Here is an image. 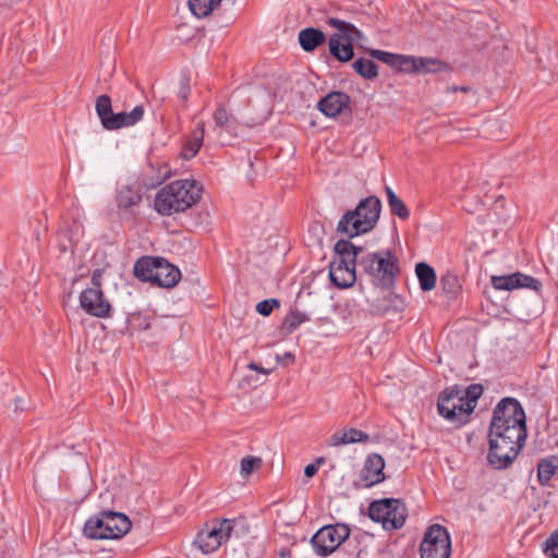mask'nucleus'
Segmentation results:
<instances>
[{"mask_svg": "<svg viewBox=\"0 0 558 558\" xmlns=\"http://www.w3.org/2000/svg\"><path fill=\"white\" fill-rule=\"evenodd\" d=\"M352 68L363 78L374 80L378 76V66L374 61L369 59L357 58L352 63Z\"/></svg>", "mask_w": 558, "mask_h": 558, "instance_id": "nucleus-29", "label": "nucleus"}, {"mask_svg": "<svg viewBox=\"0 0 558 558\" xmlns=\"http://www.w3.org/2000/svg\"><path fill=\"white\" fill-rule=\"evenodd\" d=\"M558 472V454L542 459L537 464V477L541 485H547L555 473Z\"/></svg>", "mask_w": 558, "mask_h": 558, "instance_id": "nucleus-23", "label": "nucleus"}, {"mask_svg": "<svg viewBox=\"0 0 558 558\" xmlns=\"http://www.w3.org/2000/svg\"><path fill=\"white\" fill-rule=\"evenodd\" d=\"M483 395V387L480 384H472L466 389H461V397L466 402L473 405V410L476 407L477 400Z\"/></svg>", "mask_w": 558, "mask_h": 558, "instance_id": "nucleus-36", "label": "nucleus"}, {"mask_svg": "<svg viewBox=\"0 0 558 558\" xmlns=\"http://www.w3.org/2000/svg\"><path fill=\"white\" fill-rule=\"evenodd\" d=\"M92 281L96 287L87 288L81 292L80 305L90 316L107 318L111 313V304L105 298L104 292L99 287L100 283L96 278V274L93 275Z\"/></svg>", "mask_w": 558, "mask_h": 558, "instance_id": "nucleus-11", "label": "nucleus"}, {"mask_svg": "<svg viewBox=\"0 0 558 558\" xmlns=\"http://www.w3.org/2000/svg\"><path fill=\"white\" fill-rule=\"evenodd\" d=\"M144 107L142 105L135 106L130 112H118L107 120L106 130L114 131L122 128H130L138 123L144 117Z\"/></svg>", "mask_w": 558, "mask_h": 558, "instance_id": "nucleus-16", "label": "nucleus"}, {"mask_svg": "<svg viewBox=\"0 0 558 558\" xmlns=\"http://www.w3.org/2000/svg\"><path fill=\"white\" fill-rule=\"evenodd\" d=\"M421 558H449L451 539L448 530L440 524L430 525L420 546Z\"/></svg>", "mask_w": 558, "mask_h": 558, "instance_id": "nucleus-10", "label": "nucleus"}, {"mask_svg": "<svg viewBox=\"0 0 558 558\" xmlns=\"http://www.w3.org/2000/svg\"><path fill=\"white\" fill-rule=\"evenodd\" d=\"M357 269L374 286L384 289L391 288L400 274L399 259L389 248L362 254L357 260Z\"/></svg>", "mask_w": 558, "mask_h": 558, "instance_id": "nucleus-4", "label": "nucleus"}, {"mask_svg": "<svg viewBox=\"0 0 558 558\" xmlns=\"http://www.w3.org/2000/svg\"><path fill=\"white\" fill-rule=\"evenodd\" d=\"M190 95V85L186 81H182L180 85V89L178 93V96L183 100L186 101Z\"/></svg>", "mask_w": 558, "mask_h": 558, "instance_id": "nucleus-42", "label": "nucleus"}, {"mask_svg": "<svg viewBox=\"0 0 558 558\" xmlns=\"http://www.w3.org/2000/svg\"><path fill=\"white\" fill-rule=\"evenodd\" d=\"M385 460L378 453L369 454L361 470L360 480L364 487H372L385 480Z\"/></svg>", "mask_w": 558, "mask_h": 558, "instance_id": "nucleus-14", "label": "nucleus"}, {"mask_svg": "<svg viewBox=\"0 0 558 558\" xmlns=\"http://www.w3.org/2000/svg\"><path fill=\"white\" fill-rule=\"evenodd\" d=\"M202 189L194 180H177L161 187L155 195V210L171 216L191 208L201 198Z\"/></svg>", "mask_w": 558, "mask_h": 558, "instance_id": "nucleus-2", "label": "nucleus"}, {"mask_svg": "<svg viewBox=\"0 0 558 558\" xmlns=\"http://www.w3.org/2000/svg\"><path fill=\"white\" fill-rule=\"evenodd\" d=\"M369 54L386 63L392 70L407 74H426L451 70L449 64L437 58L392 53L379 49H371Z\"/></svg>", "mask_w": 558, "mask_h": 558, "instance_id": "nucleus-6", "label": "nucleus"}, {"mask_svg": "<svg viewBox=\"0 0 558 558\" xmlns=\"http://www.w3.org/2000/svg\"><path fill=\"white\" fill-rule=\"evenodd\" d=\"M248 368L253 369V371H256L258 373H262V374H269V371L268 369H265L264 367H260L259 365H257L256 363L254 362H251L248 364Z\"/></svg>", "mask_w": 558, "mask_h": 558, "instance_id": "nucleus-44", "label": "nucleus"}, {"mask_svg": "<svg viewBox=\"0 0 558 558\" xmlns=\"http://www.w3.org/2000/svg\"><path fill=\"white\" fill-rule=\"evenodd\" d=\"M492 286L496 290L511 291L520 288H527L534 291H538L542 287L539 280L529 275L521 272H514L506 276H492Z\"/></svg>", "mask_w": 558, "mask_h": 558, "instance_id": "nucleus-13", "label": "nucleus"}, {"mask_svg": "<svg viewBox=\"0 0 558 558\" xmlns=\"http://www.w3.org/2000/svg\"><path fill=\"white\" fill-rule=\"evenodd\" d=\"M380 211V199L377 196H367L361 199L354 209L348 210L341 216L336 231L348 239L368 233L376 227Z\"/></svg>", "mask_w": 558, "mask_h": 558, "instance_id": "nucleus-3", "label": "nucleus"}, {"mask_svg": "<svg viewBox=\"0 0 558 558\" xmlns=\"http://www.w3.org/2000/svg\"><path fill=\"white\" fill-rule=\"evenodd\" d=\"M369 435L357 428L341 429L333 433L327 440L329 447H340L351 444L367 442Z\"/></svg>", "mask_w": 558, "mask_h": 558, "instance_id": "nucleus-18", "label": "nucleus"}, {"mask_svg": "<svg viewBox=\"0 0 558 558\" xmlns=\"http://www.w3.org/2000/svg\"><path fill=\"white\" fill-rule=\"evenodd\" d=\"M105 521L102 513L89 518L84 525L85 536L93 539H113L109 537V529Z\"/></svg>", "mask_w": 558, "mask_h": 558, "instance_id": "nucleus-22", "label": "nucleus"}, {"mask_svg": "<svg viewBox=\"0 0 558 558\" xmlns=\"http://www.w3.org/2000/svg\"><path fill=\"white\" fill-rule=\"evenodd\" d=\"M544 551L551 558H558V531L554 532L546 541Z\"/></svg>", "mask_w": 558, "mask_h": 558, "instance_id": "nucleus-38", "label": "nucleus"}, {"mask_svg": "<svg viewBox=\"0 0 558 558\" xmlns=\"http://www.w3.org/2000/svg\"><path fill=\"white\" fill-rule=\"evenodd\" d=\"M440 287H441V290L444 291V293L449 299L457 298L461 290V284H460L458 276L452 272H447L444 276H441Z\"/></svg>", "mask_w": 558, "mask_h": 558, "instance_id": "nucleus-30", "label": "nucleus"}, {"mask_svg": "<svg viewBox=\"0 0 558 558\" xmlns=\"http://www.w3.org/2000/svg\"><path fill=\"white\" fill-rule=\"evenodd\" d=\"M205 123L199 121L193 130L190 138L185 142L181 156L189 160L196 156L204 142Z\"/></svg>", "mask_w": 558, "mask_h": 558, "instance_id": "nucleus-21", "label": "nucleus"}, {"mask_svg": "<svg viewBox=\"0 0 558 558\" xmlns=\"http://www.w3.org/2000/svg\"><path fill=\"white\" fill-rule=\"evenodd\" d=\"M134 274L142 281H151L162 288L174 287L181 271L161 257H142L134 265Z\"/></svg>", "mask_w": 558, "mask_h": 558, "instance_id": "nucleus-8", "label": "nucleus"}, {"mask_svg": "<svg viewBox=\"0 0 558 558\" xmlns=\"http://www.w3.org/2000/svg\"><path fill=\"white\" fill-rule=\"evenodd\" d=\"M275 307H279V301L276 299H268L257 303L256 312L263 316H268Z\"/></svg>", "mask_w": 558, "mask_h": 558, "instance_id": "nucleus-40", "label": "nucleus"}, {"mask_svg": "<svg viewBox=\"0 0 558 558\" xmlns=\"http://www.w3.org/2000/svg\"><path fill=\"white\" fill-rule=\"evenodd\" d=\"M298 35H325L323 31L315 27H305L299 31Z\"/></svg>", "mask_w": 558, "mask_h": 558, "instance_id": "nucleus-43", "label": "nucleus"}, {"mask_svg": "<svg viewBox=\"0 0 558 558\" xmlns=\"http://www.w3.org/2000/svg\"><path fill=\"white\" fill-rule=\"evenodd\" d=\"M247 532L244 521L240 519H214L197 533L195 542L204 554L214 553L222 544Z\"/></svg>", "mask_w": 558, "mask_h": 558, "instance_id": "nucleus-7", "label": "nucleus"}, {"mask_svg": "<svg viewBox=\"0 0 558 558\" xmlns=\"http://www.w3.org/2000/svg\"><path fill=\"white\" fill-rule=\"evenodd\" d=\"M349 536L350 529L347 524H328L320 527L313 535L311 543L318 556L326 557L332 554L343 542L348 541L345 544L348 554L355 558H365L366 547L360 546L361 541L357 537L350 539Z\"/></svg>", "mask_w": 558, "mask_h": 558, "instance_id": "nucleus-5", "label": "nucleus"}, {"mask_svg": "<svg viewBox=\"0 0 558 558\" xmlns=\"http://www.w3.org/2000/svg\"><path fill=\"white\" fill-rule=\"evenodd\" d=\"M488 437L489 464L497 470L508 469L526 439L525 412L517 399L507 397L497 403Z\"/></svg>", "mask_w": 558, "mask_h": 558, "instance_id": "nucleus-1", "label": "nucleus"}, {"mask_svg": "<svg viewBox=\"0 0 558 558\" xmlns=\"http://www.w3.org/2000/svg\"><path fill=\"white\" fill-rule=\"evenodd\" d=\"M350 104V97L342 92H331L323 97L318 104V110L328 118L337 117Z\"/></svg>", "mask_w": 558, "mask_h": 558, "instance_id": "nucleus-15", "label": "nucleus"}, {"mask_svg": "<svg viewBox=\"0 0 558 558\" xmlns=\"http://www.w3.org/2000/svg\"><path fill=\"white\" fill-rule=\"evenodd\" d=\"M322 461H323V458H319V459H317V464H315V463L307 464L304 469L305 476H307V477L314 476L317 473L318 464L322 463Z\"/></svg>", "mask_w": 558, "mask_h": 558, "instance_id": "nucleus-41", "label": "nucleus"}, {"mask_svg": "<svg viewBox=\"0 0 558 558\" xmlns=\"http://www.w3.org/2000/svg\"><path fill=\"white\" fill-rule=\"evenodd\" d=\"M221 0H187L190 11L196 17H205L209 15L219 4Z\"/></svg>", "mask_w": 558, "mask_h": 558, "instance_id": "nucleus-28", "label": "nucleus"}, {"mask_svg": "<svg viewBox=\"0 0 558 558\" xmlns=\"http://www.w3.org/2000/svg\"><path fill=\"white\" fill-rule=\"evenodd\" d=\"M96 113L100 120L102 128L107 125V120L113 114L111 98L108 95H101L96 100Z\"/></svg>", "mask_w": 558, "mask_h": 558, "instance_id": "nucleus-32", "label": "nucleus"}, {"mask_svg": "<svg viewBox=\"0 0 558 558\" xmlns=\"http://www.w3.org/2000/svg\"><path fill=\"white\" fill-rule=\"evenodd\" d=\"M351 37H329V52L341 62H347L353 57Z\"/></svg>", "mask_w": 558, "mask_h": 558, "instance_id": "nucleus-20", "label": "nucleus"}, {"mask_svg": "<svg viewBox=\"0 0 558 558\" xmlns=\"http://www.w3.org/2000/svg\"><path fill=\"white\" fill-rule=\"evenodd\" d=\"M472 412L473 405L462 399V402H458L457 407H454V416L449 417L448 422L457 427L462 426L469 422Z\"/></svg>", "mask_w": 558, "mask_h": 558, "instance_id": "nucleus-31", "label": "nucleus"}, {"mask_svg": "<svg viewBox=\"0 0 558 558\" xmlns=\"http://www.w3.org/2000/svg\"><path fill=\"white\" fill-rule=\"evenodd\" d=\"M462 402L461 388L453 386L446 388L438 397L437 410L440 416L448 421L454 416V407Z\"/></svg>", "mask_w": 558, "mask_h": 558, "instance_id": "nucleus-17", "label": "nucleus"}, {"mask_svg": "<svg viewBox=\"0 0 558 558\" xmlns=\"http://www.w3.org/2000/svg\"><path fill=\"white\" fill-rule=\"evenodd\" d=\"M117 205L121 209H129L142 201V195L129 185H123L117 194Z\"/></svg>", "mask_w": 558, "mask_h": 558, "instance_id": "nucleus-26", "label": "nucleus"}, {"mask_svg": "<svg viewBox=\"0 0 558 558\" xmlns=\"http://www.w3.org/2000/svg\"><path fill=\"white\" fill-rule=\"evenodd\" d=\"M284 356H286L287 359H290V360H293V359H294L293 354H291V353H286V354H284Z\"/></svg>", "mask_w": 558, "mask_h": 558, "instance_id": "nucleus-45", "label": "nucleus"}, {"mask_svg": "<svg viewBox=\"0 0 558 558\" xmlns=\"http://www.w3.org/2000/svg\"><path fill=\"white\" fill-rule=\"evenodd\" d=\"M327 24L336 28L337 33L335 35H362L353 24L339 19L329 17Z\"/></svg>", "mask_w": 558, "mask_h": 558, "instance_id": "nucleus-35", "label": "nucleus"}, {"mask_svg": "<svg viewBox=\"0 0 558 558\" xmlns=\"http://www.w3.org/2000/svg\"><path fill=\"white\" fill-rule=\"evenodd\" d=\"M385 192L390 211L400 219H408L410 211L404 202L398 197L390 186H386Z\"/></svg>", "mask_w": 558, "mask_h": 558, "instance_id": "nucleus-27", "label": "nucleus"}, {"mask_svg": "<svg viewBox=\"0 0 558 558\" xmlns=\"http://www.w3.org/2000/svg\"><path fill=\"white\" fill-rule=\"evenodd\" d=\"M415 274L418 279L420 288L423 291H430L436 286V274L433 267L426 263H418L415 266Z\"/></svg>", "mask_w": 558, "mask_h": 558, "instance_id": "nucleus-25", "label": "nucleus"}, {"mask_svg": "<svg viewBox=\"0 0 558 558\" xmlns=\"http://www.w3.org/2000/svg\"><path fill=\"white\" fill-rule=\"evenodd\" d=\"M214 120L216 124L215 130H220L218 132V135L222 130L231 133L234 129V118L226 111L225 108L220 107L218 108L214 113Z\"/></svg>", "mask_w": 558, "mask_h": 558, "instance_id": "nucleus-33", "label": "nucleus"}, {"mask_svg": "<svg viewBox=\"0 0 558 558\" xmlns=\"http://www.w3.org/2000/svg\"><path fill=\"white\" fill-rule=\"evenodd\" d=\"M101 513L106 520L107 529H109V537L113 539L120 538L131 530V521L125 514L113 511H104Z\"/></svg>", "mask_w": 558, "mask_h": 558, "instance_id": "nucleus-19", "label": "nucleus"}, {"mask_svg": "<svg viewBox=\"0 0 558 558\" xmlns=\"http://www.w3.org/2000/svg\"><path fill=\"white\" fill-rule=\"evenodd\" d=\"M368 517L374 522L381 523L386 531H395L404 525L408 511L400 499L384 498L369 505Z\"/></svg>", "mask_w": 558, "mask_h": 558, "instance_id": "nucleus-9", "label": "nucleus"}, {"mask_svg": "<svg viewBox=\"0 0 558 558\" xmlns=\"http://www.w3.org/2000/svg\"><path fill=\"white\" fill-rule=\"evenodd\" d=\"M333 251L336 256L329 267H340L344 269L357 268V260L363 253V247L355 246L349 239H341L336 242Z\"/></svg>", "mask_w": 558, "mask_h": 558, "instance_id": "nucleus-12", "label": "nucleus"}, {"mask_svg": "<svg viewBox=\"0 0 558 558\" xmlns=\"http://www.w3.org/2000/svg\"><path fill=\"white\" fill-rule=\"evenodd\" d=\"M262 463L259 458L254 457H245L241 460V474L243 476H248L255 468H258Z\"/></svg>", "mask_w": 558, "mask_h": 558, "instance_id": "nucleus-37", "label": "nucleus"}, {"mask_svg": "<svg viewBox=\"0 0 558 558\" xmlns=\"http://www.w3.org/2000/svg\"><path fill=\"white\" fill-rule=\"evenodd\" d=\"M329 278L331 282L338 288H350L356 280V269L329 267Z\"/></svg>", "mask_w": 558, "mask_h": 558, "instance_id": "nucleus-24", "label": "nucleus"}, {"mask_svg": "<svg viewBox=\"0 0 558 558\" xmlns=\"http://www.w3.org/2000/svg\"><path fill=\"white\" fill-rule=\"evenodd\" d=\"M326 37H299V43L305 51H313L324 44Z\"/></svg>", "mask_w": 558, "mask_h": 558, "instance_id": "nucleus-39", "label": "nucleus"}, {"mask_svg": "<svg viewBox=\"0 0 558 558\" xmlns=\"http://www.w3.org/2000/svg\"><path fill=\"white\" fill-rule=\"evenodd\" d=\"M308 320L310 317L305 312L293 310L286 316L282 325L288 332H292L303 323Z\"/></svg>", "mask_w": 558, "mask_h": 558, "instance_id": "nucleus-34", "label": "nucleus"}]
</instances>
